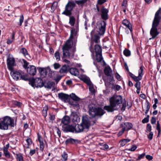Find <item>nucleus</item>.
<instances>
[{
  "label": "nucleus",
  "instance_id": "61",
  "mask_svg": "<svg viewBox=\"0 0 161 161\" xmlns=\"http://www.w3.org/2000/svg\"><path fill=\"white\" fill-rule=\"evenodd\" d=\"M137 148V147L135 145H134L130 149H129V151H134Z\"/></svg>",
  "mask_w": 161,
  "mask_h": 161
},
{
  "label": "nucleus",
  "instance_id": "58",
  "mask_svg": "<svg viewBox=\"0 0 161 161\" xmlns=\"http://www.w3.org/2000/svg\"><path fill=\"white\" fill-rule=\"evenodd\" d=\"M125 131V130H124V129H123L122 128L121 130V131H119V133H118V134H117L118 136H121L124 133Z\"/></svg>",
  "mask_w": 161,
  "mask_h": 161
},
{
  "label": "nucleus",
  "instance_id": "60",
  "mask_svg": "<svg viewBox=\"0 0 161 161\" xmlns=\"http://www.w3.org/2000/svg\"><path fill=\"white\" fill-rule=\"evenodd\" d=\"M53 65L54 68L55 69H57L60 67V65L59 64L57 63L54 64Z\"/></svg>",
  "mask_w": 161,
  "mask_h": 161
},
{
  "label": "nucleus",
  "instance_id": "55",
  "mask_svg": "<svg viewBox=\"0 0 161 161\" xmlns=\"http://www.w3.org/2000/svg\"><path fill=\"white\" fill-rule=\"evenodd\" d=\"M106 2V0H97V3L98 4L102 5Z\"/></svg>",
  "mask_w": 161,
  "mask_h": 161
},
{
  "label": "nucleus",
  "instance_id": "7",
  "mask_svg": "<svg viewBox=\"0 0 161 161\" xmlns=\"http://www.w3.org/2000/svg\"><path fill=\"white\" fill-rule=\"evenodd\" d=\"M89 113L91 117H94L96 115H102L105 113L104 111L100 108H95L90 105L88 106Z\"/></svg>",
  "mask_w": 161,
  "mask_h": 161
},
{
  "label": "nucleus",
  "instance_id": "16",
  "mask_svg": "<svg viewBox=\"0 0 161 161\" xmlns=\"http://www.w3.org/2000/svg\"><path fill=\"white\" fill-rule=\"evenodd\" d=\"M101 17L102 19L104 20H107L108 18V13L109 12V10L103 6L101 9Z\"/></svg>",
  "mask_w": 161,
  "mask_h": 161
},
{
  "label": "nucleus",
  "instance_id": "21",
  "mask_svg": "<svg viewBox=\"0 0 161 161\" xmlns=\"http://www.w3.org/2000/svg\"><path fill=\"white\" fill-rule=\"evenodd\" d=\"M58 97L65 102H68L69 101V96L66 94L62 93H58Z\"/></svg>",
  "mask_w": 161,
  "mask_h": 161
},
{
  "label": "nucleus",
  "instance_id": "49",
  "mask_svg": "<svg viewBox=\"0 0 161 161\" xmlns=\"http://www.w3.org/2000/svg\"><path fill=\"white\" fill-rule=\"evenodd\" d=\"M4 154L5 156L7 158H9L10 157V155L8 151H3Z\"/></svg>",
  "mask_w": 161,
  "mask_h": 161
},
{
  "label": "nucleus",
  "instance_id": "47",
  "mask_svg": "<svg viewBox=\"0 0 161 161\" xmlns=\"http://www.w3.org/2000/svg\"><path fill=\"white\" fill-rule=\"evenodd\" d=\"M115 77L118 80H121L122 79L121 76L117 73H115Z\"/></svg>",
  "mask_w": 161,
  "mask_h": 161
},
{
  "label": "nucleus",
  "instance_id": "4",
  "mask_svg": "<svg viewBox=\"0 0 161 161\" xmlns=\"http://www.w3.org/2000/svg\"><path fill=\"white\" fill-rule=\"evenodd\" d=\"M11 75L14 80H36V79L33 77L30 76L28 74L25 73L20 71H17L13 69L10 71Z\"/></svg>",
  "mask_w": 161,
  "mask_h": 161
},
{
  "label": "nucleus",
  "instance_id": "41",
  "mask_svg": "<svg viewBox=\"0 0 161 161\" xmlns=\"http://www.w3.org/2000/svg\"><path fill=\"white\" fill-rule=\"evenodd\" d=\"M54 56L56 60L58 61L60 59V53L59 52H56L54 54Z\"/></svg>",
  "mask_w": 161,
  "mask_h": 161
},
{
  "label": "nucleus",
  "instance_id": "33",
  "mask_svg": "<svg viewBox=\"0 0 161 161\" xmlns=\"http://www.w3.org/2000/svg\"><path fill=\"white\" fill-rule=\"evenodd\" d=\"M79 78L81 80H90V78L85 75H80Z\"/></svg>",
  "mask_w": 161,
  "mask_h": 161
},
{
  "label": "nucleus",
  "instance_id": "31",
  "mask_svg": "<svg viewBox=\"0 0 161 161\" xmlns=\"http://www.w3.org/2000/svg\"><path fill=\"white\" fill-rule=\"evenodd\" d=\"M94 50L96 54L102 53L101 47L99 45L96 44L95 45Z\"/></svg>",
  "mask_w": 161,
  "mask_h": 161
},
{
  "label": "nucleus",
  "instance_id": "54",
  "mask_svg": "<svg viewBox=\"0 0 161 161\" xmlns=\"http://www.w3.org/2000/svg\"><path fill=\"white\" fill-rule=\"evenodd\" d=\"M140 82L138 81L135 84V86L137 89H140Z\"/></svg>",
  "mask_w": 161,
  "mask_h": 161
},
{
  "label": "nucleus",
  "instance_id": "48",
  "mask_svg": "<svg viewBox=\"0 0 161 161\" xmlns=\"http://www.w3.org/2000/svg\"><path fill=\"white\" fill-rule=\"evenodd\" d=\"M44 148V144L43 142L40 143V148L41 151H42Z\"/></svg>",
  "mask_w": 161,
  "mask_h": 161
},
{
  "label": "nucleus",
  "instance_id": "27",
  "mask_svg": "<svg viewBox=\"0 0 161 161\" xmlns=\"http://www.w3.org/2000/svg\"><path fill=\"white\" fill-rule=\"evenodd\" d=\"M85 83L89 86V91L92 93L95 92L94 86L91 81H84Z\"/></svg>",
  "mask_w": 161,
  "mask_h": 161
},
{
  "label": "nucleus",
  "instance_id": "64",
  "mask_svg": "<svg viewBox=\"0 0 161 161\" xmlns=\"http://www.w3.org/2000/svg\"><path fill=\"white\" fill-rule=\"evenodd\" d=\"M149 121L148 117H146L142 120V122L143 123H147Z\"/></svg>",
  "mask_w": 161,
  "mask_h": 161
},
{
  "label": "nucleus",
  "instance_id": "52",
  "mask_svg": "<svg viewBox=\"0 0 161 161\" xmlns=\"http://www.w3.org/2000/svg\"><path fill=\"white\" fill-rule=\"evenodd\" d=\"M13 103L14 105H15L19 107H20L21 104V103L20 102H18V101H14L13 102Z\"/></svg>",
  "mask_w": 161,
  "mask_h": 161
},
{
  "label": "nucleus",
  "instance_id": "6",
  "mask_svg": "<svg viewBox=\"0 0 161 161\" xmlns=\"http://www.w3.org/2000/svg\"><path fill=\"white\" fill-rule=\"evenodd\" d=\"M2 120H0V129L7 130L8 129V125L14 126V120L10 117L6 116L2 118Z\"/></svg>",
  "mask_w": 161,
  "mask_h": 161
},
{
  "label": "nucleus",
  "instance_id": "22",
  "mask_svg": "<svg viewBox=\"0 0 161 161\" xmlns=\"http://www.w3.org/2000/svg\"><path fill=\"white\" fill-rule=\"evenodd\" d=\"M96 60L98 62H101L102 61L103 64H102L103 66H105L106 65V63L103 60V58L102 55V53L96 54Z\"/></svg>",
  "mask_w": 161,
  "mask_h": 161
},
{
  "label": "nucleus",
  "instance_id": "57",
  "mask_svg": "<svg viewBox=\"0 0 161 161\" xmlns=\"http://www.w3.org/2000/svg\"><path fill=\"white\" fill-rule=\"evenodd\" d=\"M151 128V126L150 124H147V130L148 131L151 132V131L152 130Z\"/></svg>",
  "mask_w": 161,
  "mask_h": 161
},
{
  "label": "nucleus",
  "instance_id": "23",
  "mask_svg": "<svg viewBox=\"0 0 161 161\" xmlns=\"http://www.w3.org/2000/svg\"><path fill=\"white\" fill-rule=\"evenodd\" d=\"M70 67L68 65L64 64L60 69L59 72L61 74H66L69 71Z\"/></svg>",
  "mask_w": 161,
  "mask_h": 161
},
{
  "label": "nucleus",
  "instance_id": "32",
  "mask_svg": "<svg viewBox=\"0 0 161 161\" xmlns=\"http://www.w3.org/2000/svg\"><path fill=\"white\" fill-rule=\"evenodd\" d=\"M20 53L23 54L26 57L28 58V56L29 57L27 50L24 47L21 48L20 50Z\"/></svg>",
  "mask_w": 161,
  "mask_h": 161
},
{
  "label": "nucleus",
  "instance_id": "5",
  "mask_svg": "<svg viewBox=\"0 0 161 161\" xmlns=\"http://www.w3.org/2000/svg\"><path fill=\"white\" fill-rule=\"evenodd\" d=\"M29 84L34 88L44 86L45 88H51L55 85L53 81H29Z\"/></svg>",
  "mask_w": 161,
  "mask_h": 161
},
{
  "label": "nucleus",
  "instance_id": "24",
  "mask_svg": "<svg viewBox=\"0 0 161 161\" xmlns=\"http://www.w3.org/2000/svg\"><path fill=\"white\" fill-rule=\"evenodd\" d=\"M122 24L126 27L128 28L132 34V28L130 22L127 19H124L122 21Z\"/></svg>",
  "mask_w": 161,
  "mask_h": 161
},
{
  "label": "nucleus",
  "instance_id": "50",
  "mask_svg": "<svg viewBox=\"0 0 161 161\" xmlns=\"http://www.w3.org/2000/svg\"><path fill=\"white\" fill-rule=\"evenodd\" d=\"M145 153H143L141 154H139L138 155L137 158H136V160H140V159L142 158L145 156Z\"/></svg>",
  "mask_w": 161,
  "mask_h": 161
},
{
  "label": "nucleus",
  "instance_id": "30",
  "mask_svg": "<svg viewBox=\"0 0 161 161\" xmlns=\"http://www.w3.org/2000/svg\"><path fill=\"white\" fill-rule=\"evenodd\" d=\"M71 15L68 16L69 17V23L71 26H74L75 25L76 23V22H75V19L74 16Z\"/></svg>",
  "mask_w": 161,
  "mask_h": 161
},
{
  "label": "nucleus",
  "instance_id": "36",
  "mask_svg": "<svg viewBox=\"0 0 161 161\" xmlns=\"http://www.w3.org/2000/svg\"><path fill=\"white\" fill-rule=\"evenodd\" d=\"M22 61L23 62V66L25 69L26 70L29 66V63L24 59H22Z\"/></svg>",
  "mask_w": 161,
  "mask_h": 161
},
{
  "label": "nucleus",
  "instance_id": "19",
  "mask_svg": "<svg viewBox=\"0 0 161 161\" xmlns=\"http://www.w3.org/2000/svg\"><path fill=\"white\" fill-rule=\"evenodd\" d=\"M62 130L65 132H75V126L72 125H64Z\"/></svg>",
  "mask_w": 161,
  "mask_h": 161
},
{
  "label": "nucleus",
  "instance_id": "8",
  "mask_svg": "<svg viewBox=\"0 0 161 161\" xmlns=\"http://www.w3.org/2000/svg\"><path fill=\"white\" fill-rule=\"evenodd\" d=\"M73 44L72 41L68 40H67L62 47L63 52V58L69 57L70 56V53L69 52V49L72 47Z\"/></svg>",
  "mask_w": 161,
  "mask_h": 161
},
{
  "label": "nucleus",
  "instance_id": "45",
  "mask_svg": "<svg viewBox=\"0 0 161 161\" xmlns=\"http://www.w3.org/2000/svg\"><path fill=\"white\" fill-rule=\"evenodd\" d=\"M24 16L23 14H21L20 15V18L19 19V23L18 25L19 26H21L22 25V23L24 21Z\"/></svg>",
  "mask_w": 161,
  "mask_h": 161
},
{
  "label": "nucleus",
  "instance_id": "25",
  "mask_svg": "<svg viewBox=\"0 0 161 161\" xmlns=\"http://www.w3.org/2000/svg\"><path fill=\"white\" fill-rule=\"evenodd\" d=\"M144 67L142 65L140 66V69L138 70V78L139 80L142 79L143 75H144Z\"/></svg>",
  "mask_w": 161,
  "mask_h": 161
},
{
  "label": "nucleus",
  "instance_id": "42",
  "mask_svg": "<svg viewBox=\"0 0 161 161\" xmlns=\"http://www.w3.org/2000/svg\"><path fill=\"white\" fill-rule=\"evenodd\" d=\"M129 74L130 76L134 80H139L138 79V76H136L135 75L133 74L131 72L129 73Z\"/></svg>",
  "mask_w": 161,
  "mask_h": 161
},
{
  "label": "nucleus",
  "instance_id": "35",
  "mask_svg": "<svg viewBox=\"0 0 161 161\" xmlns=\"http://www.w3.org/2000/svg\"><path fill=\"white\" fill-rule=\"evenodd\" d=\"M57 3L56 2H53L51 7V12L52 13H53L55 10L56 9L57 6Z\"/></svg>",
  "mask_w": 161,
  "mask_h": 161
},
{
  "label": "nucleus",
  "instance_id": "38",
  "mask_svg": "<svg viewBox=\"0 0 161 161\" xmlns=\"http://www.w3.org/2000/svg\"><path fill=\"white\" fill-rule=\"evenodd\" d=\"M124 55L126 57H129L131 55V52L130 50L127 49H125L123 51Z\"/></svg>",
  "mask_w": 161,
  "mask_h": 161
},
{
  "label": "nucleus",
  "instance_id": "62",
  "mask_svg": "<svg viewBox=\"0 0 161 161\" xmlns=\"http://www.w3.org/2000/svg\"><path fill=\"white\" fill-rule=\"evenodd\" d=\"M17 159L19 161H23V157L22 155H20L17 156Z\"/></svg>",
  "mask_w": 161,
  "mask_h": 161
},
{
  "label": "nucleus",
  "instance_id": "56",
  "mask_svg": "<svg viewBox=\"0 0 161 161\" xmlns=\"http://www.w3.org/2000/svg\"><path fill=\"white\" fill-rule=\"evenodd\" d=\"M153 133L152 132H150V133L148 135V138L150 140H151L153 137Z\"/></svg>",
  "mask_w": 161,
  "mask_h": 161
},
{
  "label": "nucleus",
  "instance_id": "18",
  "mask_svg": "<svg viewBox=\"0 0 161 161\" xmlns=\"http://www.w3.org/2000/svg\"><path fill=\"white\" fill-rule=\"evenodd\" d=\"M26 70L27 73L33 76L36 74L37 71L36 67L33 65H29Z\"/></svg>",
  "mask_w": 161,
  "mask_h": 161
},
{
  "label": "nucleus",
  "instance_id": "51",
  "mask_svg": "<svg viewBox=\"0 0 161 161\" xmlns=\"http://www.w3.org/2000/svg\"><path fill=\"white\" fill-rule=\"evenodd\" d=\"M9 146V144L8 143L3 148V151H8V149Z\"/></svg>",
  "mask_w": 161,
  "mask_h": 161
},
{
  "label": "nucleus",
  "instance_id": "11",
  "mask_svg": "<svg viewBox=\"0 0 161 161\" xmlns=\"http://www.w3.org/2000/svg\"><path fill=\"white\" fill-rule=\"evenodd\" d=\"M48 72V76L54 80H59L63 76V75H59L58 72L52 71L50 68Z\"/></svg>",
  "mask_w": 161,
  "mask_h": 161
},
{
  "label": "nucleus",
  "instance_id": "20",
  "mask_svg": "<svg viewBox=\"0 0 161 161\" xmlns=\"http://www.w3.org/2000/svg\"><path fill=\"white\" fill-rule=\"evenodd\" d=\"M70 118L68 116H65L62 119L61 123L60 125L62 126V128H63L64 126L67 125L70 122Z\"/></svg>",
  "mask_w": 161,
  "mask_h": 161
},
{
  "label": "nucleus",
  "instance_id": "28",
  "mask_svg": "<svg viewBox=\"0 0 161 161\" xmlns=\"http://www.w3.org/2000/svg\"><path fill=\"white\" fill-rule=\"evenodd\" d=\"M132 125L131 123L129 122H126L124 123V125H122V127L123 129L125 130H129L132 127Z\"/></svg>",
  "mask_w": 161,
  "mask_h": 161
},
{
  "label": "nucleus",
  "instance_id": "34",
  "mask_svg": "<svg viewBox=\"0 0 161 161\" xmlns=\"http://www.w3.org/2000/svg\"><path fill=\"white\" fill-rule=\"evenodd\" d=\"M130 140L129 139H123L119 142L120 145L124 146L127 143L129 142Z\"/></svg>",
  "mask_w": 161,
  "mask_h": 161
},
{
  "label": "nucleus",
  "instance_id": "59",
  "mask_svg": "<svg viewBox=\"0 0 161 161\" xmlns=\"http://www.w3.org/2000/svg\"><path fill=\"white\" fill-rule=\"evenodd\" d=\"M156 129L158 131L161 130V127L160 126L159 121H158L157 122V125Z\"/></svg>",
  "mask_w": 161,
  "mask_h": 161
},
{
  "label": "nucleus",
  "instance_id": "29",
  "mask_svg": "<svg viewBox=\"0 0 161 161\" xmlns=\"http://www.w3.org/2000/svg\"><path fill=\"white\" fill-rule=\"evenodd\" d=\"M69 71L71 75L75 76L78 75L79 74L78 70L75 68H70Z\"/></svg>",
  "mask_w": 161,
  "mask_h": 161
},
{
  "label": "nucleus",
  "instance_id": "40",
  "mask_svg": "<svg viewBox=\"0 0 161 161\" xmlns=\"http://www.w3.org/2000/svg\"><path fill=\"white\" fill-rule=\"evenodd\" d=\"M99 145L102 146L101 149L105 150L107 149L108 148V146L106 144H104L103 143H99Z\"/></svg>",
  "mask_w": 161,
  "mask_h": 161
},
{
  "label": "nucleus",
  "instance_id": "1",
  "mask_svg": "<svg viewBox=\"0 0 161 161\" xmlns=\"http://www.w3.org/2000/svg\"><path fill=\"white\" fill-rule=\"evenodd\" d=\"M161 8H159L156 12L153 21L152 27L150 31V35L152 36V37L149 39V40L154 39L159 34L158 31L157 27L159 25L161 19Z\"/></svg>",
  "mask_w": 161,
  "mask_h": 161
},
{
  "label": "nucleus",
  "instance_id": "17",
  "mask_svg": "<svg viewBox=\"0 0 161 161\" xmlns=\"http://www.w3.org/2000/svg\"><path fill=\"white\" fill-rule=\"evenodd\" d=\"M74 27L72 28L71 30V34L70 38L72 39L73 38L74 36L76 35L77 32L79 31V20H78L75 23Z\"/></svg>",
  "mask_w": 161,
  "mask_h": 161
},
{
  "label": "nucleus",
  "instance_id": "15",
  "mask_svg": "<svg viewBox=\"0 0 161 161\" xmlns=\"http://www.w3.org/2000/svg\"><path fill=\"white\" fill-rule=\"evenodd\" d=\"M50 70L49 68H40L39 69V71L40 74V77L37 78L39 80H42V78L46 77L47 72Z\"/></svg>",
  "mask_w": 161,
  "mask_h": 161
},
{
  "label": "nucleus",
  "instance_id": "26",
  "mask_svg": "<svg viewBox=\"0 0 161 161\" xmlns=\"http://www.w3.org/2000/svg\"><path fill=\"white\" fill-rule=\"evenodd\" d=\"M85 129L80 124H77L75 126V133H80L82 132Z\"/></svg>",
  "mask_w": 161,
  "mask_h": 161
},
{
  "label": "nucleus",
  "instance_id": "3",
  "mask_svg": "<svg viewBox=\"0 0 161 161\" xmlns=\"http://www.w3.org/2000/svg\"><path fill=\"white\" fill-rule=\"evenodd\" d=\"M123 97L119 95H114L109 99L110 106H106L104 109L108 112H112L114 110V108L121 104L123 102Z\"/></svg>",
  "mask_w": 161,
  "mask_h": 161
},
{
  "label": "nucleus",
  "instance_id": "46",
  "mask_svg": "<svg viewBox=\"0 0 161 161\" xmlns=\"http://www.w3.org/2000/svg\"><path fill=\"white\" fill-rule=\"evenodd\" d=\"M75 140L72 138H69L67 139L66 142L68 143H72L75 142Z\"/></svg>",
  "mask_w": 161,
  "mask_h": 161
},
{
  "label": "nucleus",
  "instance_id": "13",
  "mask_svg": "<svg viewBox=\"0 0 161 161\" xmlns=\"http://www.w3.org/2000/svg\"><path fill=\"white\" fill-rule=\"evenodd\" d=\"M7 62L8 69L10 71H12L14 66L15 65L14 58L8 57L7 59Z\"/></svg>",
  "mask_w": 161,
  "mask_h": 161
},
{
  "label": "nucleus",
  "instance_id": "14",
  "mask_svg": "<svg viewBox=\"0 0 161 161\" xmlns=\"http://www.w3.org/2000/svg\"><path fill=\"white\" fill-rule=\"evenodd\" d=\"M112 70L109 66L105 67L104 69V73L105 74L109 79V80H114L113 76L112 75Z\"/></svg>",
  "mask_w": 161,
  "mask_h": 161
},
{
  "label": "nucleus",
  "instance_id": "53",
  "mask_svg": "<svg viewBox=\"0 0 161 161\" xmlns=\"http://www.w3.org/2000/svg\"><path fill=\"white\" fill-rule=\"evenodd\" d=\"M36 152V150L35 149H31L29 152V155L32 156Z\"/></svg>",
  "mask_w": 161,
  "mask_h": 161
},
{
  "label": "nucleus",
  "instance_id": "12",
  "mask_svg": "<svg viewBox=\"0 0 161 161\" xmlns=\"http://www.w3.org/2000/svg\"><path fill=\"white\" fill-rule=\"evenodd\" d=\"M81 125L85 129H88L91 125L90 122L86 115L83 116Z\"/></svg>",
  "mask_w": 161,
  "mask_h": 161
},
{
  "label": "nucleus",
  "instance_id": "2",
  "mask_svg": "<svg viewBox=\"0 0 161 161\" xmlns=\"http://www.w3.org/2000/svg\"><path fill=\"white\" fill-rule=\"evenodd\" d=\"M87 0H71L69 1L65 7L64 11L62 13V14L66 16H70L72 14V11L76 4L83 6Z\"/></svg>",
  "mask_w": 161,
  "mask_h": 161
},
{
  "label": "nucleus",
  "instance_id": "43",
  "mask_svg": "<svg viewBox=\"0 0 161 161\" xmlns=\"http://www.w3.org/2000/svg\"><path fill=\"white\" fill-rule=\"evenodd\" d=\"M62 157L64 161H66L68 159V154L65 152H64L62 154Z\"/></svg>",
  "mask_w": 161,
  "mask_h": 161
},
{
  "label": "nucleus",
  "instance_id": "44",
  "mask_svg": "<svg viewBox=\"0 0 161 161\" xmlns=\"http://www.w3.org/2000/svg\"><path fill=\"white\" fill-rule=\"evenodd\" d=\"M48 110V107L47 106H46L44 108V109L42 110V114L43 115L44 117H46L47 115V110Z\"/></svg>",
  "mask_w": 161,
  "mask_h": 161
},
{
  "label": "nucleus",
  "instance_id": "63",
  "mask_svg": "<svg viewBox=\"0 0 161 161\" xmlns=\"http://www.w3.org/2000/svg\"><path fill=\"white\" fill-rule=\"evenodd\" d=\"M127 1L126 0H124L122 4V7H126Z\"/></svg>",
  "mask_w": 161,
  "mask_h": 161
},
{
  "label": "nucleus",
  "instance_id": "10",
  "mask_svg": "<svg viewBox=\"0 0 161 161\" xmlns=\"http://www.w3.org/2000/svg\"><path fill=\"white\" fill-rule=\"evenodd\" d=\"M94 33L95 32L94 30H92L91 32V36L92 38V40L90 42V46L89 47L90 51L92 53L91 55L92 58H93V53H94V51L93 49V42H94L96 43L98 42L99 41L100 38L99 36L97 35H95L93 36Z\"/></svg>",
  "mask_w": 161,
  "mask_h": 161
},
{
  "label": "nucleus",
  "instance_id": "9",
  "mask_svg": "<svg viewBox=\"0 0 161 161\" xmlns=\"http://www.w3.org/2000/svg\"><path fill=\"white\" fill-rule=\"evenodd\" d=\"M106 23L104 20L98 21L96 24L95 27L94 28V30L96 31L98 34L102 35L105 33L106 30Z\"/></svg>",
  "mask_w": 161,
  "mask_h": 161
},
{
  "label": "nucleus",
  "instance_id": "37",
  "mask_svg": "<svg viewBox=\"0 0 161 161\" xmlns=\"http://www.w3.org/2000/svg\"><path fill=\"white\" fill-rule=\"evenodd\" d=\"M70 97L71 99L74 101H79L80 99V98L79 97L73 93L70 95Z\"/></svg>",
  "mask_w": 161,
  "mask_h": 161
},
{
  "label": "nucleus",
  "instance_id": "39",
  "mask_svg": "<svg viewBox=\"0 0 161 161\" xmlns=\"http://www.w3.org/2000/svg\"><path fill=\"white\" fill-rule=\"evenodd\" d=\"M71 117L73 121H76L78 119H79V118L77 115H75L74 113H72L71 115Z\"/></svg>",
  "mask_w": 161,
  "mask_h": 161
}]
</instances>
